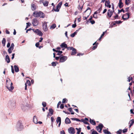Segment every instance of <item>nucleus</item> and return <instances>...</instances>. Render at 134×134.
Instances as JSON below:
<instances>
[{
	"instance_id": "obj_1",
	"label": "nucleus",
	"mask_w": 134,
	"mask_h": 134,
	"mask_svg": "<svg viewBox=\"0 0 134 134\" xmlns=\"http://www.w3.org/2000/svg\"><path fill=\"white\" fill-rule=\"evenodd\" d=\"M23 126L22 123L20 121H18L16 126V128L18 131L22 130L23 128Z\"/></svg>"
},
{
	"instance_id": "obj_2",
	"label": "nucleus",
	"mask_w": 134,
	"mask_h": 134,
	"mask_svg": "<svg viewBox=\"0 0 134 134\" xmlns=\"http://www.w3.org/2000/svg\"><path fill=\"white\" fill-rule=\"evenodd\" d=\"M103 125L101 123H100L99 125L96 127L97 130L100 133H102V130L103 127Z\"/></svg>"
},
{
	"instance_id": "obj_3",
	"label": "nucleus",
	"mask_w": 134,
	"mask_h": 134,
	"mask_svg": "<svg viewBox=\"0 0 134 134\" xmlns=\"http://www.w3.org/2000/svg\"><path fill=\"white\" fill-rule=\"evenodd\" d=\"M130 13H128L124 14H123L122 17V18L124 20H126L129 18Z\"/></svg>"
},
{
	"instance_id": "obj_4",
	"label": "nucleus",
	"mask_w": 134,
	"mask_h": 134,
	"mask_svg": "<svg viewBox=\"0 0 134 134\" xmlns=\"http://www.w3.org/2000/svg\"><path fill=\"white\" fill-rule=\"evenodd\" d=\"M39 23V21L38 19L35 18L32 20V24L34 26H37Z\"/></svg>"
},
{
	"instance_id": "obj_5",
	"label": "nucleus",
	"mask_w": 134,
	"mask_h": 134,
	"mask_svg": "<svg viewBox=\"0 0 134 134\" xmlns=\"http://www.w3.org/2000/svg\"><path fill=\"white\" fill-rule=\"evenodd\" d=\"M68 131L69 133L71 134H74L75 133V131L74 128L73 127H70L68 129Z\"/></svg>"
},
{
	"instance_id": "obj_6",
	"label": "nucleus",
	"mask_w": 134,
	"mask_h": 134,
	"mask_svg": "<svg viewBox=\"0 0 134 134\" xmlns=\"http://www.w3.org/2000/svg\"><path fill=\"white\" fill-rule=\"evenodd\" d=\"M67 57L66 56H63L62 55H60V62H64L67 59Z\"/></svg>"
},
{
	"instance_id": "obj_7",
	"label": "nucleus",
	"mask_w": 134,
	"mask_h": 134,
	"mask_svg": "<svg viewBox=\"0 0 134 134\" xmlns=\"http://www.w3.org/2000/svg\"><path fill=\"white\" fill-rule=\"evenodd\" d=\"M13 83L12 82L11 83L10 85H7L6 87L7 88L9 91H11L14 89V87L13 86Z\"/></svg>"
},
{
	"instance_id": "obj_8",
	"label": "nucleus",
	"mask_w": 134,
	"mask_h": 134,
	"mask_svg": "<svg viewBox=\"0 0 134 134\" xmlns=\"http://www.w3.org/2000/svg\"><path fill=\"white\" fill-rule=\"evenodd\" d=\"M15 102L14 101H13L12 102V101H10L9 102V104H10V108L12 109L14 108L15 105Z\"/></svg>"
},
{
	"instance_id": "obj_9",
	"label": "nucleus",
	"mask_w": 134,
	"mask_h": 134,
	"mask_svg": "<svg viewBox=\"0 0 134 134\" xmlns=\"http://www.w3.org/2000/svg\"><path fill=\"white\" fill-rule=\"evenodd\" d=\"M47 23L46 21H44L43 25L42 26L43 27V30L45 31H47L48 30V28L47 27Z\"/></svg>"
},
{
	"instance_id": "obj_10",
	"label": "nucleus",
	"mask_w": 134,
	"mask_h": 134,
	"mask_svg": "<svg viewBox=\"0 0 134 134\" xmlns=\"http://www.w3.org/2000/svg\"><path fill=\"white\" fill-rule=\"evenodd\" d=\"M118 6L120 9H121L124 6V4L122 2V0H119Z\"/></svg>"
},
{
	"instance_id": "obj_11",
	"label": "nucleus",
	"mask_w": 134,
	"mask_h": 134,
	"mask_svg": "<svg viewBox=\"0 0 134 134\" xmlns=\"http://www.w3.org/2000/svg\"><path fill=\"white\" fill-rule=\"evenodd\" d=\"M37 32L36 34L39 36H42L43 35V33L39 29H36Z\"/></svg>"
},
{
	"instance_id": "obj_12",
	"label": "nucleus",
	"mask_w": 134,
	"mask_h": 134,
	"mask_svg": "<svg viewBox=\"0 0 134 134\" xmlns=\"http://www.w3.org/2000/svg\"><path fill=\"white\" fill-rule=\"evenodd\" d=\"M33 15L35 17L38 18L40 17V12L36 13L34 12L33 13Z\"/></svg>"
},
{
	"instance_id": "obj_13",
	"label": "nucleus",
	"mask_w": 134,
	"mask_h": 134,
	"mask_svg": "<svg viewBox=\"0 0 134 134\" xmlns=\"http://www.w3.org/2000/svg\"><path fill=\"white\" fill-rule=\"evenodd\" d=\"M65 123L66 124H68L71 123V121L70 119L68 117L66 118L65 120Z\"/></svg>"
},
{
	"instance_id": "obj_14",
	"label": "nucleus",
	"mask_w": 134,
	"mask_h": 134,
	"mask_svg": "<svg viewBox=\"0 0 134 134\" xmlns=\"http://www.w3.org/2000/svg\"><path fill=\"white\" fill-rule=\"evenodd\" d=\"M67 44L65 42L62 43L60 45V46L62 48H67Z\"/></svg>"
},
{
	"instance_id": "obj_15",
	"label": "nucleus",
	"mask_w": 134,
	"mask_h": 134,
	"mask_svg": "<svg viewBox=\"0 0 134 134\" xmlns=\"http://www.w3.org/2000/svg\"><path fill=\"white\" fill-rule=\"evenodd\" d=\"M5 60L8 63H9L10 62V59L8 55H7L5 57Z\"/></svg>"
},
{
	"instance_id": "obj_16",
	"label": "nucleus",
	"mask_w": 134,
	"mask_h": 134,
	"mask_svg": "<svg viewBox=\"0 0 134 134\" xmlns=\"http://www.w3.org/2000/svg\"><path fill=\"white\" fill-rule=\"evenodd\" d=\"M40 18H44L45 16V15L44 13L41 11H40Z\"/></svg>"
},
{
	"instance_id": "obj_17",
	"label": "nucleus",
	"mask_w": 134,
	"mask_h": 134,
	"mask_svg": "<svg viewBox=\"0 0 134 134\" xmlns=\"http://www.w3.org/2000/svg\"><path fill=\"white\" fill-rule=\"evenodd\" d=\"M90 122L91 124L93 125H95L96 124L95 121L94 120L91 119V118L90 119Z\"/></svg>"
},
{
	"instance_id": "obj_18",
	"label": "nucleus",
	"mask_w": 134,
	"mask_h": 134,
	"mask_svg": "<svg viewBox=\"0 0 134 134\" xmlns=\"http://www.w3.org/2000/svg\"><path fill=\"white\" fill-rule=\"evenodd\" d=\"M74 49H72L71 50L72 51V53H71V55H74L75 54H76L77 52L76 51V49L74 48Z\"/></svg>"
},
{
	"instance_id": "obj_19",
	"label": "nucleus",
	"mask_w": 134,
	"mask_h": 134,
	"mask_svg": "<svg viewBox=\"0 0 134 134\" xmlns=\"http://www.w3.org/2000/svg\"><path fill=\"white\" fill-rule=\"evenodd\" d=\"M15 71V72H17L19 71V69L18 66L16 65H15L14 66Z\"/></svg>"
},
{
	"instance_id": "obj_20",
	"label": "nucleus",
	"mask_w": 134,
	"mask_h": 134,
	"mask_svg": "<svg viewBox=\"0 0 134 134\" xmlns=\"http://www.w3.org/2000/svg\"><path fill=\"white\" fill-rule=\"evenodd\" d=\"M33 122L37 124L38 123L37 120L36 116H34L33 118Z\"/></svg>"
},
{
	"instance_id": "obj_21",
	"label": "nucleus",
	"mask_w": 134,
	"mask_h": 134,
	"mask_svg": "<svg viewBox=\"0 0 134 134\" xmlns=\"http://www.w3.org/2000/svg\"><path fill=\"white\" fill-rule=\"evenodd\" d=\"M31 9L34 11L36 9V5L34 4H31Z\"/></svg>"
},
{
	"instance_id": "obj_22",
	"label": "nucleus",
	"mask_w": 134,
	"mask_h": 134,
	"mask_svg": "<svg viewBox=\"0 0 134 134\" xmlns=\"http://www.w3.org/2000/svg\"><path fill=\"white\" fill-rule=\"evenodd\" d=\"M113 11L111 10L110 12H107V15L109 18H110L113 14Z\"/></svg>"
},
{
	"instance_id": "obj_23",
	"label": "nucleus",
	"mask_w": 134,
	"mask_h": 134,
	"mask_svg": "<svg viewBox=\"0 0 134 134\" xmlns=\"http://www.w3.org/2000/svg\"><path fill=\"white\" fill-rule=\"evenodd\" d=\"M103 132L106 134H111V133L107 129L103 130Z\"/></svg>"
},
{
	"instance_id": "obj_24",
	"label": "nucleus",
	"mask_w": 134,
	"mask_h": 134,
	"mask_svg": "<svg viewBox=\"0 0 134 134\" xmlns=\"http://www.w3.org/2000/svg\"><path fill=\"white\" fill-rule=\"evenodd\" d=\"M62 2H59L58 4L56 7L57 8H58L60 9V8L61 6L62 5Z\"/></svg>"
},
{
	"instance_id": "obj_25",
	"label": "nucleus",
	"mask_w": 134,
	"mask_h": 134,
	"mask_svg": "<svg viewBox=\"0 0 134 134\" xmlns=\"http://www.w3.org/2000/svg\"><path fill=\"white\" fill-rule=\"evenodd\" d=\"M42 3L44 6L47 7L48 6L49 3L48 1H46L45 2H43Z\"/></svg>"
},
{
	"instance_id": "obj_26",
	"label": "nucleus",
	"mask_w": 134,
	"mask_h": 134,
	"mask_svg": "<svg viewBox=\"0 0 134 134\" xmlns=\"http://www.w3.org/2000/svg\"><path fill=\"white\" fill-rule=\"evenodd\" d=\"M61 122V118L60 117H58L56 120V122L57 123H58L59 122Z\"/></svg>"
},
{
	"instance_id": "obj_27",
	"label": "nucleus",
	"mask_w": 134,
	"mask_h": 134,
	"mask_svg": "<svg viewBox=\"0 0 134 134\" xmlns=\"http://www.w3.org/2000/svg\"><path fill=\"white\" fill-rule=\"evenodd\" d=\"M81 121L83 122L84 124H87L88 125H90V124L87 121H86L85 120L83 119H81Z\"/></svg>"
},
{
	"instance_id": "obj_28",
	"label": "nucleus",
	"mask_w": 134,
	"mask_h": 134,
	"mask_svg": "<svg viewBox=\"0 0 134 134\" xmlns=\"http://www.w3.org/2000/svg\"><path fill=\"white\" fill-rule=\"evenodd\" d=\"M56 27V25L55 24H53L50 27V29H54Z\"/></svg>"
},
{
	"instance_id": "obj_29",
	"label": "nucleus",
	"mask_w": 134,
	"mask_h": 134,
	"mask_svg": "<svg viewBox=\"0 0 134 134\" xmlns=\"http://www.w3.org/2000/svg\"><path fill=\"white\" fill-rule=\"evenodd\" d=\"M110 2L109 0L106 1H105V6H107V5H109V4H110Z\"/></svg>"
},
{
	"instance_id": "obj_30",
	"label": "nucleus",
	"mask_w": 134,
	"mask_h": 134,
	"mask_svg": "<svg viewBox=\"0 0 134 134\" xmlns=\"http://www.w3.org/2000/svg\"><path fill=\"white\" fill-rule=\"evenodd\" d=\"M6 42V40L4 38H3L2 41V43L3 44V46H4L5 45Z\"/></svg>"
},
{
	"instance_id": "obj_31",
	"label": "nucleus",
	"mask_w": 134,
	"mask_h": 134,
	"mask_svg": "<svg viewBox=\"0 0 134 134\" xmlns=\"http://www.w3.org/2000/svg\"><path fill=\"white\" fill-rule=\"evenodd\" d=\"M71 119L72 120H75L77 121H81V120L78 119L76 118H71Z\"/></svg>"
},
{
	"instance_id": "obj_32",
	"label": "nucleus",
	"mask_w": 134,
	"mask_h": 134,
	"mask_svg": "<svg viewBox=\"0 0 134 134\" xmlns=\"http://www.w3.org/2000/svg\"><path fill=\"white\" fill-rule=\"evenodd\" d=\"M49 112L50 113L51 115H52L53 114V110L52 108H49Z\"/></svg>"
},
{
	"instance_id": "obj_33",
	"label": "nucleus",
	"mask_w": 134,
	"mask_h": 134,
	"mask_svg": "<svg viewBox=\"0 0 134 134\" xmlns=\"http://www.w3.org/2000/svg\"><path fill=\"white\" fill-rule=\"evenodd\" d=\"M98 44V43H97L96 44V45L95 46H93V47L92 48V49L93 50H95L96 49L97 47V46Z\"/></svg>"
},
{
	"instance_id": "obj_34",
	"label": "nucleus",
	"mask_w": 134,
	"mask_h": 134,
	"mask_svg": "<svg viewBox=\"0 0 134 134\" xmlns=\"http://www.w3.org/2000/svg\"><path fill=\"white\" fill-rule=\"evenodd\" d=\"M118 14H119L120 13H121V12H123L124 13H125V12L124 10L123 9H122L121 10H118Z\"/></svg>"
},
{
	"instance_id": "obj_35",
	"label": "nucleus",
	"mask_w": 134,
	"mask_h": 134,
	"mask_svg": "<svg viewBox=\"0 0 134 134\" xmlns=\"http://www.w3.org/2000/svg\"><path fill=\"white\" fill-rule=\"evenodd\" d=\"M21 108L23 109V110L24 111L25 110V108L26 107V106H25L24 105V104H21Z\"/></svg>"
},
{
	"instance_id": "obj_36",
	"label": "nucleus",
	"mask_w": 134,
	"mask_h": 134,
	"mask_svg": "<svg viewBox=\"0 0 134 134\" xmlns=\"http://www.w3.org/2000/svg\"><path fill=\"white\" fill-rule=\"evenodd\" d=\"M67 48L68 50H71L72 49H74V48L72 47H68L67 46V48Z\"/></svg>"
},
{
	"instance_id": "obj_37",
	"label": "nucleus",
	"mask_w": 134,
	"mask_h": 134,
	"mask_svg": "<svg viewBox=\"0 0 134 134\" xmlns=\"http://www.w3.org/2000/svg\"><path fill=\"white\" fill-rule=\"evenodd\" d=\"M42 105H43V107H45L46 106V103L45 102H42Z\"/></svg>"
},
{
	"instance_id": "obj_38",
	"label": "nucleus",
	"mask_w": 134,
	"mask_h": 134,
	"mask_svg": "<svg viewBox=\"0 0 134 134\" xmlns=\"http://www.w3.org/2000/svg\"><path fill=\"white\" fill-rule=\"evenodd\" d=\"M76 34V32H74L70 35V36L72 37H73L75 36Z\"/></svg>"
},
{
	"instance_id": "obj_39",
	"label": "nucleus",
	"mask_w": 134,
	"mask_h": 134,
	"mask_svg": "<svg viewBox=\"0 0 134 134\" xmlns=\"http://www.w3.org/2000/svg\"><path fill=\"white\" fill-rule=\"evenodd\" d=\"M122 130L121 129H119L118 131L116 132V133L117 134H120L121 133Z\"/></svg>"
},
{
	"instance_id": "obj_40",
	"label": "nucleus",
	"mask_w": 134,
	"mask_h": 134,
	"mask_svg": "<svg viewBox=\"0 0 134 134\" xmlns=\"http://www.w3.org/2000/svg\"><path fill=\"white\" fill-rule=\"evenodd\" d=\"M56 62H52L51 64L53 66H55L56 65Z\"/></svg>"
},
{
	"instance_id": "obj_41",
	"label": "nucleus",
	"mask_w": 134,
	"mask_h": 134,
	"mask_svg": "<svg viewBox=\"0 0 134 134\" xmlns=\"http://www.w3.org/2000/svg\"><path fill=\"white\" fill-rule=\"evenodd\" d=\"M58 8H56V9H55L54 8H53L52 10V11L54 10L55 12H58L59 10L58 9Z\"/></svg>"
},
{
	"instance_id": "obj_42",
	"label": "nucleus",
	"mask_w": 134,
	"mask_h": 134,
	"mask_svg": "<svg viewBox=\"0 0 134 134\" xmlns=\"http://www.w3.org/2000/svg\"><path fill=\"white\" fill-rule=\"evenodd\" d=\"M26 29L29 26H30V25H31V24L29 22H28L26 23Z\"/></svg>"
},
{
	"instance_id": "obj_43",
	"label": "nucleus",
	"mask_w": 134,
	"mask_h": 134,
	"mask_svg": "<svg viewBox=\"0 0 134 134\" xmlns=\"http://www.w3.org/2000/svg\"><path fill=\"white\" fill-rule=\"evenodd\" d=\"M115 21L116 23V24H120L122 22V21H121L120 20H119V21Z\"/></svg>"
},
{
	"instance_id": "obj_44",
	"label": "nucleus",
	"mask_w": 134,
	"mask_h": 134,
	"mask_svg": "<svg viewBox=\"0 0 134 134\" xmlns=\"http://www.w3.org/2000/svg\"><path fill=\"white\" fill-rule=\"evenodd\" d=\"M66 101H67V99L65 98H64L63 99L62 103H65L66 102Z\"/></svg>"
},
{
	"instance_id": "obj_45",
	"label": "nucleus",
	"mask_w": 134,
	"mask_h": 134,
	"mask_svg": "<svg viewBox=\"0 0 134 134\" xmlns=\"http://www.w3.org/2000/svg\"><path fill=\"white\" fill-rule=\"evenodd\" d=\"M91 134H99L95 130L93 131L92 132Z\"/></svg>"
},
{
	"instance_id": "obj_46",
	"label": "nucleus",
	"mask_w": 134,
	"mask_h": 134,
	"mask_svg": "<svg viewBox=\"0 0 134 134\" xmlns=\"http://www.w3.org/2000/svg\"><path fill=\"white\" fill-rule=\"evenodd\" d=\"M11 67L12 72L14 74V70L13 66L12 65H11Z\"/></svg>"
},
{
	"instance_id": "obj_47",
	"label": "nucleus",
	"mask_w": 134,
	"mask_h": 134,
	"mask_svg": "<svg viewBox=\"0 0 134 134\" xmlns=\"http://www.w3.org/2000/svg\"><path fill=\"white\" fill-rule=\"evenodd\" d=\"M127 131V128L125 129H123L122 130V132L124 133H125Z\"/></svg>"
},
{
	"instance_id": "obj_48",
	"label": "nucleus",
	"mask_w": 134,
	"mask_h": 134,
	"mask_svg": "<svg viewBox=\"0 0 134 134\" xmlns=\"http://www.w3.org/2000/svg\"><path fill=\"white\" fill-rule=\"evenodd\" d=\"M63 52L62 51H59L58 52V53L57 54V55H60Z\"/></svg>"
},
{
	"instance_id": "obj_49",
	"label": "nucleus",
	"mask_w": 134,
	"mask_h": 134,
	"mask_svg": "<svg viewBox=\"0 0 134 134\" xmlns=\"http://www.w3.org/2000/svg\"><path fill=\"white\" fill-rule=\"evenodd\" d=\"M28 85H29V86H30V81L28 80L26 81V83Z\"/></svg>"
},
{
	"instance_id": "obj_50",
	"label": "nucleus",
	"mask_w": 134,
	"mask_h": 134,
	"mask_svg": "<svg viewBox=\"0 0 134 134\" xmlns=\"http://www.w3.org/2000/svg\"><path fill=\"white\" fill-rule=\"evenodd\" d=\"M81 128L79 127V130H78V131H77V134H78V133H80L81 131Z\"/></svg>"
},
{
	"instance_id": "obj_51",
	"label": "nucleus",
	"mask_w": 134,
	"mask_h": 134,
	"mask_svg": "<svg viewBox=\"0 0 134 134\" xmlns=\"http://www.w3.org/2000/svg\"><path fill=\"white\" fill-rule=\"evenodd\" d=\"M112 8V9L113 10V12H114V5L113 3H111Z\"/></svg>"
},
{
	"instance_id": "obj_52",
	"label": "nucleus",
	"mask_w": 134,
	"mask_h": 134,
	"mask_svg": "<svg viewBox=\"0 0 134 134\" xmlns=\"http://www.w3.org/2000/svg\"><path fill=\"white\" fill-rule=\"evenodd\" d=\"M60 107L61 109H62L63 108H64V104H61Z\"/></svg>"
},
{
	"instance_id": "obj_53",
	"label": "nucleus",
	"mask_w": 134,
	"mask_h": 134,
	"mask_svg": "<svg viewBox=\"0 0 134 134\" xmlns=\"http://www.w3.org/2000/svg\"><path fill=\"white\" fill-rule=\"evenodd\" d=\"M118 15L117 14H116L115 16H114V18L115 19H118Z\"/></svg>"
},
{
	"instance_id": "obj_54",
	"label": "nucleus",
	"mask_w": 134,
	"mask_h": 134,
	"mask_svg": "<svg viewBox=\"0 0 134 134\" xmlns=\"http://www.w3.org/2000/svg\"><path fill=\"white\" fill-rule=\"evenodd\" d=\"M90 22L92 24H93L95 23V21L94 20H91L90 21Z\"/></svg>"
},
{
	"instance_id": "obj_55",
	"label": "nucleus",
	"mask_w": 134,
	"mask_h": 134,
	"mask_svg": "<svg viewBox=\"0 0 134 134\" xmlns=\"http://www.w3.org/2000/svg\"><path fill=\"white\" fill-rule=\"evenodd\" d=\"M130 121L131 122L130 123V124L132 125L134 123V120L133 119H132Z\"/></svg>"
},
{
	"instance_id": "obj_56",
	"label": "nucleus",
	"mask_w": 134,
	"mask_h": 134,
	"mask_svg": "<svg viewBox=\"0 0 134 134\" xmlns=\"http://www.w3.org/2000/svg\"><path fill=\"white\" fill-rule=\"evenodd\" d=\"M39 42H37L36 43L35 46L37 47H38L39 46Z\"/></svg>"
},
{
	"instance_id": "obj_57",
	"label": "nucleus",
	"mask_w": 134,
	"mask_h": 134,
	"mask_svg": "<svg viewBox=\"0 0 134 134\" xmlns=\"http://www.w3.org/2000/svg\"><path fill=\"white\" fill-rule=\"evenodd\" d=\"M83 7V5H82L81 7H80V5H79V7H78V9H81V10L82 9Z\"/></svg>"
},
{
	"instance_id": "obj_58",
	"label": "nucleus",
	"mask_w": 134,
	"mask_h": 134,
	"mask_svg": "<svg viewBox=\"0 0 134 134\" xmlns=\"http://www.w3.org/2000/svg\"><path fill=\"white\" fill-rule=\"evenodd\" d=\"M76 26V23H75L74 24H73L72 25V27L73 28H75V27Z\"/></svg>"
},
{
	"instance_id": "obj_59",
	"label": "nucleus",
	"mask_w": 134,
	"mask_h": 134,
	"mask_svg": "<svg viewBox=\"0 0 134 134\" xmlns=\"http://www.w3.org/2000/svg\"><path fill=\"white\" fill-rule=\"evenodd\" d=\"M61 101H59L57 105V107L58 108H59V105L61 104Z\"/></svg>"
},
{
	"instance_id": "obj_60",
	"label": "nucleus",
	"mask_w": 134,
	"mask_h": 134,
	"mask_svg": "<svg viewBox=\"0 0 134 134\" xmlns=\"http://www.w3.org/2000/svg\"><path fill=\"white\" fill-rule=\"evenodd\" d=\"M51 123H53L54 122V119L53 117H52L51 118Z\"/></svg>"
},
{
	"instance_id": "obj_61",
	"label": "nucleus",
	"mask_w": 134,
	"mask_h": 134,
	"mask_svg": "<svg viewBox=\"0 0 134 134\" xmlns=\"http://www.w3.org/2000/svg\"><path fill=\"white\" fill-rule=\"evenodd\" d=\"M83 55V54L80 53H78L77 54V56H80V55Z\"/></svg>"
},
{
	"instance_id": "obj_62",
	"label": "nucleus",
	"mask_w": 134,
	"mask_h": 134,
	"mask_svg": "<svg viewBox=\"0 0 134 134\" xmlns=\"http://www.w3.org/2000/svg\"><path fill=\"white\" fill-rule=\"evenodd\" d=\"M14 43H12L11 44L10 47H12L13 49H14Z\"/></svg>"
},
{
	"instance_id": "obj_63",
	"label": "nucleus",
	"mask_w": 134,
	"mask_h": 134,
	"mask_svg": "<svg viewBox=\"0 0 134 134\" xmlns=\"http://www.w3.org/2000/svg\"><path fill=\"white\" fill-rule=\"evenodd\" d=\"M60 56L59 57H55V59L57 60H58L59 59H60Z\"/></svg>"
},
{
	"instance_id": "obj_64",
	"label": "nucleus",
	"mask_w": 134,
	"mask_h": 134,
	"mask_svg": "<svg viewBox=\"0 0 134 134\" xmlns=\"http://www.w3.org/2000/svg\"><path fill=\"white\" fill-rule=\"evenodd\" d=\"M60 133L61 134H65V133L63 130L60 131Z\"/></svg>"
}]
</instances>
